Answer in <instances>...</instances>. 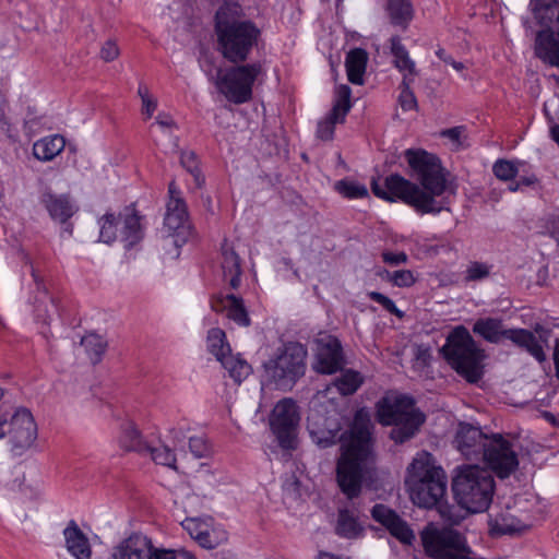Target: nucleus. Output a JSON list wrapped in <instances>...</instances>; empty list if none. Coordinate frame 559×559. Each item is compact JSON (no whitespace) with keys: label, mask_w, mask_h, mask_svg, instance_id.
Listing matches in <instances>:
<instances>
[{"label":"nucleus","mask_w":559,"mask_h":559,"mask_svg":"<svg viewBox=\"0 0 559 559\" xmlns=\"http://www.w3.org/2000/svg\"><path fill=\"white\" fill-rule=\"evenodd\" d=\"M147 559H177V550L158 548L152 545Z\"/></svg>","instance_id":"obj_54"},{"label":"nucleus","mask_w":559,"mask_h":559,"mask_svg":"<svg viewBox=\"0 0 559 559\" xmlns=\"http://www.w3.org/2000/svg\"><path fill=\"white\" fill-rule=\"evenodd\" d=\"M454 498L471 513L486 511L493 497L495 479L490 471L478 465L459 467L452 480Z\"/></svg>","instance_id":"obj_5"},{"label":"nucleus","mask_w":559,"mask_h":559,"mask_svg":"<svg viewBox=\"0 0 559 559\" xmlns=\"http://www.w3.org/2000/svg\"><path fill=\"white\" fill-rule=\"evenodd\" d=\"M41 202L53 219L66 223L75 212L73 204L67 195H56L45 192Z\"/></svg>","instance_id":"obj_26"},{"label":"nucleus","mask_w":559,"mask_h":559,"mask_svg":"<svg viewBox=\"0 0 559 559\" xmlns=\"http://www.w3.org/2000/svg\"><path fill=\"white\" fill-rule=\"evenodd\" d=\"M194 539L201 547L206 549H213L217 546V542L212 539V536L207 531L197 533Z\"/></svg>","instance_id":"obj_56"},{"label":"nucleus","mask_w":559,"mask_h":559,"mask_svg":"<svg viewBox=\"0 0 559 559\" xmlns=\"http://www.w3.org/2000/svg\"><path fill=\"white\" fill-rule=\"evenodd\" d=\"M177 557H181L182 559H197L192 552H190L186 549L177 550Z\"/></svg>","instance_id":"obj_64"},{"label":"nucleus","mask_w":559,"mask_h":559,"mask_svg":"<svg viewBox=\"0 0 559 559\" xmlns=\"http://www.w3.org/2000/svg\"><path fill=\"white\" fill-rule=\"evenodd\" d=\"M215 33L222 56L235 64L248 59L260 35L259 28L252 22L231 17L225 8H221L215 14Z\"/></svg>","instance_id":"obj_3"},{"label":"nucleus","mask_w":559,"mask_h":559,"mask_svg":"<svg viewBox=\"0 0 559 559\" xmlns=\"http://www.w3.org/2000/svg\"><path fill=\"white\" fill-rule=\"evenodd\" d=\"M314 370L319 373L332 374L342 370L345 361L341 342L333 335L321 332L314 340Z\"/></svg>","instance_id":"obj_13"},{"label":"nucleus","mask_w":559,"mask_h":559,"mask_svg":"<svg viewBox=\"0 0 559 559\" xmlns=\"http://www.w3.org/2000/svg\"><path fill=\"white\" fill-rule=\"evenodd\" d=\"M441 518L451 525H459L468 513L462 507L450 506L443 501L437 507Z\"/></svg>","instance_id":"obj_44"},{"label":"nucleus","mask_w":559,"mask_h":559,"mask_svg":"<svg viewBox=\"0 0 559 559\" xmlns=\"http://www.w3.org/2000/svg\"><path fill=\"white\" fill-rule=\"evenodd\" d=\"M465 131V126H456L450 129L441 130L439 136L447 138L449 140H460L461 138H466Z\"/></svg>","instance_id":"obj_55"},{"label":"nucleus","mask_w":559,"mask_h":559,"mask_svg":"<svg viewBox=\"0 0 559 559\" xmlns=\"http://www.w3.org/2000/svg\"><path fill=\"white\" fill-rule=\"evenodd\" d=\"M211 307L215 312L227 311V317L240 326H249L250 318L243 300L233 294L213 297Z\"/></svg>","instance_id":"obj_18"},{"label":"nucleus","mask_w":559,"mask_h":559,"mask_svg":"<svg viewBox=\"0 0 559 559\" xmlns=\"http://www.w3.org/2000/svg\"><path fill=\"white\" fill-rule=\"evenodd\" d=\"M68 551L76 559H90L92 555L88 538L74 520L68 523L63 531Z\"/></svg>","instance_id":"obj_22"},{"label":"nucleus","mask_w":559,"mask_h":559,"mask_svg":"<svg viewBox=\"0 0 559 559\" xmlns=\"http://www.w3.org/2000/svg\"><path fill=\"white\" fill-rule=\"evenodd\" d=\"M368 297L372 301H376L377 304L381 305L389 313H391L400 319L404 317V312L401 311L395 306L394 301L392 299H390L388 296H385L379 292H370V293H368Z\"/></svg>","instance_id":"obj_48"},{"label":"nucleus","mask_w":559,"mask_h":559,"mask_svg":"<svg viewBox=\"0 0 559 559\" xmlns=\"http://www.w3.org/2000/svg\"><path fill=\"white\" fill-rule=\"evenodd\" d=\"M509 341L515 346L524 349L538 362H545L547 360L546 353L544 350L545 344L537 340L536 335L526 329H512L509 333Z\"/></svg>","instance_id":"obj_21"},{"label":"nucleus","mask_w":559,"mask_h":559,"mask_svg":"<svg viewBox=\"0 0 559 559\" xmlns=\"http://www.w3.org/2000/svg\"><path fill=\"white\" fill-rule=\"evenodd\" d=\"M143 454H148L156 464L176 469V455L167 445L151 447Z\"/></svg>","instance_id":"obj_40"},{"label":"nucleus","mask_w":559,"mask_h":559,"mask_svg":"<svg viewBox=\"0 0 559 559\" xmlns=\"http://www.w3.org/2000/svg\"><path fill=\"white\" fill-rule=\"evenodd\" d=\"M440 352L451 368L467 382L477 383L483 378L485 352L465 326L454 328Z\"/></svg>","instance_id":"obj_4"},{"label":"nucleus","mask_w":559,"mask_h":559,"mask_svg":"<svg viewBox=\"0 0 559 559\" xmlns=\"http://www.w3.org/2000/svg\"><path fill=\"white\" fill-rule=\"evenodd\" d=\"M154 126H157L162 129H164V128L177 129V126H176L174 119L169 116H163V115H159L156 118V121H155V123L152 124V127H154Z\"/></svg>","instance_id":"obj_58"},{"label":"nucleus","mask_w":559,"mask_h":559,"mask_svg":"<svg viewBox=\"0 0 559 559\" xmlns=\"http://www.w3.org/2000/svg\"><path fill=\"white\" fill-rule=\"evenodd\" d=\"M140 219L141 218L135 211L123 216L121 234L122 240L126 242V248L128 249L138 243L143 237Z\"/></svg>","instance_id":"obj_32"},{"label":"nucleus","mask_w":559,"mask_h":559,"mask_svg":"<svg viewBox=\"0 0 559 559\" xmlns=\"http://www.w3.org/2000/svg\"><path fill=\"white\" fill-rule=\"evenodd\" d=\"M411 498L420 508H437L447 492V478L441 467L429 463L428 457H417L409 467Z\"/></svg>","instance_id":"obj_7"},{"label":"nucleus","mask_w":559,"mask_h":559,"mask_svg":"<svg viewBox=\"0 0 559 559\" xmlns=\"http://www.w3.org/2000/svg\"><path fill=\"white\" fill-rule=\"evenodd\" d=\"M261 73L260 62L238 63L218 75L216 86L229 102L243 104L251 99L253 84Z\"/></svg>","instance_id":"obj_9"},{"label":"nucleus","mask_w":559,"mask_h":559,"mask_svg":"<svg viewBox=\"0 0 559 559\" xmlns=\"http://www.w3.org/2000/svg\"><path fill=\"white\" fill-rule=\"evenodd\" d=\"M121 219V215L118 217L112 213L105 214L100 219V231H99V240L105 243H111L117 238V225Z\"/></svg>","instance_id":"obj_39"},{"label":"nucleus","mask_w":559,"mask_h":559,"mask_svg":"<svg viewBox=\"0 0 559 559\" xmlns=\"http://www.w3.org/2000/svg\"><path fill=\"white\" fill-rule=\"evenodd\" d=\"M535 55L543 62L559 67V31L542 29L535 38Z\"/></svg>","instance_id":"obj_19"},{"label":"nucleus","mask_w":559,"mask_h":559,"mask_svg":"<svg viewBox=\"0 0 559 559\" xmlns=\"http://www.w3.org/2000/svg\"><path fill=\"white\" fill-rule=\"evenodd\" d=\"M299 421L300 415L294 400L283 399L276 403L270 415V427L282 449L297 448Z\"/></svg>","instance_id":"obj_11"},{"label":"nucleus","mask_w":559,"mask_h":559,"mask_svg":"<svg viewBox=\"0 0 559 559\" xmlns=\"http://www.w3.org/2000/svg\"><path fill=\"white\" fill-rule=\"evenodd\" d=\"M306 357L307 350L300 343L285 344L275 358L264 364L267 380L278 390H292L305 374Z\"/></svg>","instance_id":"obj_8"},{"label":"nucleus","mask_w":559,"mask_h":559,"mask_svg":"<svg viewBox=\"0 0 559 559\" xmlns=\"http://www.w3.org/2000/svg\"><path fill=\"white\" fill-rule=\"evenodd\" d=\"M337 121H343L342 119H334L332 114L324 120L319 122L318 124V138L320 140H328L333 135L334 126Z\"/></svg>","instance_id":"obj_52"},{"label":"nucleus","mask_w":559,"mask_h":559,"mask_svg":"<svg viewBox=\"0 0 559 559\" xmlns=\"http://www.w3.org/2000/svg\"><path fill=\"white\" fill-rule=\"evenodd\" d=\"M183 526L189 532L192 538H194L195 534L200 532L198 531L199 524L197 523L195 520H187L183 523Z\"/></svg>","instance_id":"obj_61"},{"label":"nucleus","mask_w":559,"mask_h":559,"mask_svg":"<svg viewBox=\"0 0 559 559\" xmlns=\"http://www.w3.org/2000/svg\"><path fill=\"white\" fill-rule=\"evenodd\" d=\"M189 449L197 459L205 457L210 452L207 443L202 437H191L189 439Z\"/></svg>","instance_id":"obj_51"},{"label":"nucleus","mask_w":559,"mask_h":559,"mask_svg":"<svg viewBox=\"0 0 559 559\" xmlns=\"http://www.w3.org/2000/svg\"><path fill=\"white\" fill-rule=\"evenodd\" d=\"M489 437L479 427L460 423L453 442L466 460L480 461V454L484 453Z\"/></svg>","instance_id":"obj_15"},{"label":"nucleus","mask_w":559,"mask_h":559,"mask_svg":"<svg viewBox=\"0 0 559 559\" xmlns=\"http://www.w3.org/2000/svg\"><path fill=\"white\" fill-rule=\"evenodd\" d=\"M169 201L167 203V212L165 215V225L176 230L185 225L188 219V210L186 202L180 197L176 182L173 180L168 185Z\"/></svg>","instance_id":"obj_20"},{"label":"nucleus","mask_w":559,"mask_h":559,"mask_svg":"<svg viewBox=\"0 0 559 559\" xmlns=\"http://www.w3.org/2000/svg\"><path fill=\"white\" fill-rule=\"evenodd\" d=\"M414 80L403 78L400 88L401 93L399 96V103L404 111L414 110L417 108V99L414 92L411 88Z\"/></svg>","instance_id":"obj_45"},{"label":"nucleus","mask_w":559,"mask_h":559,"mask_svg":"<svg viewBox=\"0 0 559 559\" xmlns=\"http://www.w3.org/2000/svg\"><path fill=\"white\" fill-rule=\"evenodd\" d=\"M235 382L240 383L251 373V366L239 356L229 355L221 361Z\"/></svg>","instance_id":"obj_34"},{"label":"nucleus","mask_w":559,"mask_h":559,"mask_svg":"<svg viewBox=\"0 0 559 559\" xmlns=\"http://www.w3.org/2000/svg\"><path fill=\"white\" fill-rule=\"evenodd\" d=\"M138 95L142 100V114L150 119L157 108V102L150 95L148 88L145 85H140L138 88Z\"/></svg>","instance_id":"obj_49"},{"label":"nucleus","mask_w":559,"mask_h":559,"mask_svg":"<svg viewBox=\"0 0 559 559\" xmlns=\"http://www.w3.org/2000/svg\"><path fill=\"white\" fill-rule=\"evenodd\" d=\"M334 189L347 199H360L368 195V189L365 185L348 179L336 181Z\"/></svg>","instance_id":"obj_38"},{"label":"nucleus","mask_w":559,"mask_h":559,"mask_svg":"<svg viewBox=\"0 0 559 559\" xmlns=\"http://www.w3.org/2000/svg\"><path fill=\"white\" fill-rule=\"evenodd\" d=\"M405 158L421 187L393 174L384 179L383 185L372 179L373 194L390 202L400 200L420 214L450 211L449 195L455 194L456 186L449 179L450 173L440 159L424 150H407Z\"/></svg>","instance_id":"obj_1"},{"label":"nucleus","mask_w":559,"mask_h":559,"mask_svg":"<svg viewBox=\"0 0 559 559\" xmlns=\"http://www.w3.org/2000/svg\"><path fill=\"white\" fill-rule=\"evenodd\" d=\"M8 433L16 454H22L34 444L37 439V425L29 409L21 407L14 412L9 421Z\"/></svg>","instance_id":"obj_14"},{"label":"nucleus","mask_w":559,"mask_h":559,"mask_svg":"<svg viewBox=\"0 0 559 559\" xmlns=\"http://www.w3.org/2000/svg\"><path fill=\"white\" fill-rule=\"evenodd\" d=\"M350 95L352 90L348 85H341L336 90V100L331 110L334 119L344 120L345 116L350 109Z\"/></svg>","instance_id":"obj_37"},{"label":"nucleus","mask_w":559,"mask_h":559,"mask_svg":"<svg viewBox=\"0 0 559 559\" xmlns=\"http://www.w3.org/2000/svg\"><path fill=\"white\" fill-rule=\"evenodd\" d=\"M492 270V265L485 263L473 261L469 262L465 272L464 280L465 282H478L489 277Z\"/></svg>","instance_id":"obj_43"},{"label":"nucleus","mask_w":559,"mask_h":559,"mask_svg":"<svg viewBox=\"0 0 559 559\" xmlns=\"http://www.w3.org/2000/svg\"><path fill=\"white\" fill-rule=\"evenodd\" d=\"M152 540L145 535L134 533L114 548V559H147Z\"/></svg>","instance_id":"obj_17"},{"label":"nucleus","mask_w":559,"mask_h":559,"mask_svg":"<svg viewBox=\"0 0 559 559\" xmlns=\"http://www.w3.org/2000/svg\"><path fill=\"white\" fill-rule=\"evenodd\" d=\"M368 63V53L362 48H354L346 55L345 68L347 79L352 84L362 85Z\"/></svg>","instance_id":"obj_25"},{"label":"nucleus","mask_w":559,"mask_h":559,"mask_svg":"<svg viewBox=\"0 0 559 559\" xmlns=\"http://www.w3.org/2000/svg\"><path fill=\"white\" fill-rule=\"evenodd\" d=\"M81 345L85 348L94 365L100 361L107 347V343L97 334L85 335L81 340Z\"/></svg>","instance_id":"obj_35"},{"label":"nucleus","mask_w":559,"mask_h":559,"mask_svg":"<svg viewBox=\"0 0 559 559\" xmlns=\"http://www.w3.org/2000/svg\"><path fill=\"white\" fill-rule=\"evenodd\" d=\"M308 429L312 440L320 448H329L338 440L341 425L338 421L333 420V423L326 425V427H321L318 420L312 421V419L308 417Z\"/></svg>","instance_id":"obj_29"},{"label":"nucleus","mask_w":559,"mask_h":559,"mask_svg":"<svg viewBox=\"0 0 559 559\" xmlns=\"http://www.w3.org/2000/svg\"><path fill=\"white\" fill-rule=\"evenodd\" d=\"M335 534L342 538L356 539L364 533V526L358 520L356 511L346 508L338 509Z\"/></svg>","instance_id":"obj_24"},{"label":"nucleus","mask_w":559,"mask_h":559,"mask_svg":"<svg viewBox=\"0 0 559 559\" xmlns=\"http://www.w3.org/2000/svg\"><path fill=\"white\" fill-rule=\"evenodd\" d=\"M492 171L498 179L509 181L518 175V167L510 160L498 159L492 166Z\"/></svg>","instance_id":"obj_46"},{"label":"nucleus","mask_w":559,"mask_h":559,"mask_svg":"<svg viewBox=\"0 0 559 559\" xmlns=\"http://www.w3.org/2000/svg\"><path fill=\"white\" fill-rule=\"evenodd\" d=\"M379 423L392 426L390 438L395 443H404L414 438L426 420V416L415 407L409 396L396 397L393 402L383 399L378 403Z\"/></svg>","instance_id":"obj_6"},{"label":"nucleus","mask_w":559,"mask_h":559,"mask_svg":"<svg viewBox=\"0 0 559 559\" xmlns=\"http://www.w3.org/2000/svg\"><path fill=\"white\" fill-rule=\"evenodd\" d=\"M120 55V49L115 39L108 38L105 40L99 50V57L105 62L116 60Z\"/></svg>","instance_id":"obj_50"},{"label":"nucleus","mask_w":559,"mask_h":559,"mask_svg":"<svg viewBox=\"0 0 559 559\" xmlns=\"http://www.w3.org/2000/svg\"><path fill=\"white\" fill-rule=\"evenodd\" d=\"M552 359H554L556 377L559 380V337L556 338V341H555Z\"/></svg>","instance_id":"obj_59"},{"label":"nucleus","mask_w":559,"mask_h":559,"mask_svg":"<svg viewBox=\"0 0 559 559\" xmlns=\"http://www.w3.org/2000/svg\"><path fill=\"white\" fill-rule=\"evenodd\" d=\"M119 443L124 450L135 451L141 454L144 453L145 449H148V444L142 440L139 430L132 423H127L122 426Z\"/></svg>","instance_id":"obj_31"},{"label":"nucleus","mask_w":559,"mask_h":559,"mask_svg":"<svg viewBox=\"0 0 559 559\" xmlns=\"http://www.w3.org/2000/svg\"><path fill=\"white\" fill-rule=\"evenodd\" d=\"M381 257L384 263L392 266L405 264L408 261V257L405 252L383 251Z\"/></svg>","instance_id":"obj_53"},{"label":"nucleus","mask_w":559,"mask_h":559,"mask_svg":"<svg viewBox=\"0 0 559 559\" xmlns=\"http://www.w3.org/2000/svg\"><path fill=\"white\" fill-rule=\"evenodd\" d=\"M66 142H33V155L41 162H48L59 155Z\"/></svg>","instance_id":"obj_36"},{"label":"nucleus","mask_w":559,"mask_h":559,"mask_svg":"<svg viewBox=\"0 0 559 559\" xmlns=\"http://www.w3.org/2000/svg\"><path fill=\"white\" fill-rule=\"evenodd\" d=\"M222 269L226 278L228 273L241 271L240 259L231 248L223 247Z\"/></svg>","instance_id":"obj_47"},{"label":"nucleus","mask_w":559,"mask_h":559,"mask_svg":"<svg viewBox=\"0 0 559 559\" xmlns=\"http://www.w3.org/2000/svg\"><path fill=\"white\" fill-rule=\"evenodd\" d=\"M473 332L487 342L498 344L502 340H509L512 329H506L501 319L481 318L474 323Z\"/></svg>","instance_id":"obj_23"},{"label":"nucleus","mask_w":559,"mask_h":559,"mask_svg":"<svg viewBox=\"0 0 559 559\" xmlns=\"http://www.w3.org/2000/svg\"><path fill=\"white\" fill-rule=\"evenodd\" d=\"M423 547L432 559H455L464 552H472L466 538L457 531L427 525L420 533Z\"/></svg>","instance_id":"obj_10"},{"label":"nucleus","mask_w":559,"mask_h":559,"mask_svg":"<svg viewBox=\"0 0 559 559\" xmlns=\"http://www.w3.org/2000/svg\"><path fill=\"white\" fill-rule=\"evenodd\" d=\"M371 515L374 521L383 525L390 534L402 544L412 545L415 534L406 521H404L394 510L378 503L373 506Z\"/></svg>","instance_id":"obj_16"},{"label":"nucleus","mask_w":559,"mask_h":559,"mask_svg":"<svg viewBox=\"0 0 559 559\" xmlns=\"http://www.w3.org/2000/svg\"><path fill=\"white\" fill-rule=\"evenodd\" d=\"M206 342L209 352L213 354L219 362L231 354L230 346L226 342L225 332L222 329H211L207 333Z\"/></svg>","instance_id":"obj_33"},{"label":"nucleus","mask_w":559,"mask_h":559,"mask_svg":"<svg viewBox=\"0 0 559 559\" xmlns=\"http://www.w3.org/2000/svg\"><path fill=\"white\" fill-rule=\"evenodd\" d=\"M181 165L193 176L195 186L202 188L205 178L199 168V159L194 152L183 151L180 156Z\"/></svg>","instance_id":"obj_41"},{"label":"nucleus","mask_w":559,"mask_h":559,"mask_svg":"<svg viewBox=\"0 0 559 559\" xmlns=\"http://www.w3.org/2000/svg\"><path fill=\"white\" fill-rule=\"evenodd\" d=\"M436 55H437V57H438L439 59H441L442 61H444L445 63H449V64H450V63L452 62V60H453V58H452L450 55H448L443 48H439V49L436 51Z\"/></svg>","instance_id":"obj_63"},{"label":"nucleus","mask_w":559,"mask_h":559,"mask_svg":"<svg viewBox=\"0 0 559 559\" xmlns=\"http://www.w3.org/2000/svg\"><path fill=\"white\" fill-rule=\"evenodd\" d=\"M495 530H497L498 533L500 534H514L516 532H520V528L515 527V526H512V525H508V524H496L495 526Z\"/></svg>","instance_id":"obj_60"},{"label":"nucleus","mask_w":559,"mask_h":559,"mask_svg":"<svg viewBox=\"0 0 559 559\" xmlns=\"http://www.w3.org/2000/svg\"><path fill=\"white\" fill-rule=\"evenodd\" d=\"M373 424L369 412L359 408L343 440L342 454L336 465V479L342 492L353 499L359 496L365 469L374 462Z\"/></svg>","instance_id":"obj_2"},{"label":"nucleus","mask_w":559,"mask_h":559,"mask_svg":"<svg viewBox=\"0 0 559 559\" xmlns=\"http://www.w3.org/2000/svg\"><path fill=\"white\" fill-rule=\"evenodd\" d=\"M362 383L364 378L358 371L347 369L333 379L331 384L328 385L326 392L335 389L340 395L348 396L356 393Z\"/></svg>","instance_id":"obj_30"},{"label":"nucleus","mask_w":559,"mask_h":559,"mask_svg":"<svg viewBox=\"0 0 559 559\" xmlns=\"http://www.w3.org/2000/svg\"><path fill=\"white\" fill-rule=\"evenodd\" d=\"M378 275L397 287H409L416 281L411 270H397L393 272L383 270L379 272Z\"/></svg>","instance_id":"obj_42"},{"label":"nucleus","mask_w":559,"mask_h":559,"mask_svg":"<svg viewBox=\"0 0 559 559\" xmlns=\"http://www.w3.org/2000/svg\"><path fill=\"white\" fill-rule=\"evenodd\" d=\"M240 275H241V271L228 273L227 277H229V286L233 289H237L239 287V285H240Z\"/></svg>","instance_id":"obj_62"},{"label":"nucleus","mask_w":559,"mask_h":559,"mask_svg":"<svg viewBox=\"0 0 559 559\" xmlns=\"http://www.w3.org/2000/svg\"><path fill=\"white\" fill-rule=\"evenodd\" d=\"M480 461H484L502 479L508 478L519 467L518 454L510 441L500 433L490 435L484 453L480 454Z\"/></svg>","instance_id":"obj_12"},{"label":"nucleus","mask_w":559,"mask_h":559,"mask_svg":"<svg viewBox=\"0 0 559 559\" xmlns=\"http://www.w3.org/2000/svg\"><path fill=\"white\" fill-rule=\"evenodd\" d=\"M385 11L391 24L403 29L407 28L414 19L412 0H386Z\"/></svg>","instance_id":"obj_28"},{"label":"nucleus","mask_w":559,"mask_h":559,"mask_svg":"<svg viewBox=\"0 0 559 559\" xmlns=\"http://www.w3.org/2000/svg\"><path fill=\"white\" fill-rule=\"evenodd\" d=\"M537 340H539L542 343L545 344V346H548V342H549V338H550V335H551V330L544 326L543 324L540 323H536L534 326H533V331H532Z\"/></svg>","instance_id":"obj_57"},{"label":"nucleus","mask_w":559,"mask_h":559,"mask_svg":"<svg viewBox=\"0 0 559 559\" xmlns=\"http://www.w3.org/2000/svg\"><path fill=\"white\" fill-rule=\"evenodd\" d=\"M391 53L393 55V64L403 78L415 80L418 75L415 62L411 59L406 47L402 44L399 36H393L391 39Z\"/></svg>","instance_id":"obj_27"}]
</instances>
